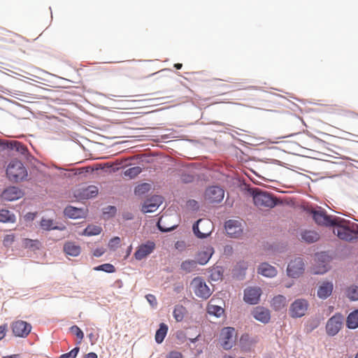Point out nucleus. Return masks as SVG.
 I'll return each instance as SVG.
<instances>
[{"instance_id":"obj_44","label":"nucleus","mask_w":358,"mask_h":358,"mask_svg":"<svg viewBox=\"0 0 358 358\" xmlns=\"http://www.w3.org/2000/svg\"><path fill=\"white\" fill-rule=\"evenodd\" d=\"M70 330H71V333L75 334L76 336V337L78 339H80V341H79V343H80V341L84 338V334H83V331L76 325L71 327Z\"/></svg>"},{"instance_id":"obj_9","label":"nucleus","mask_w":358,"mask_h":358,"mask_svg":"<svg viewBox=\"0 0 358 358\" xmlns=\"http://www.w3.org/2000/svg\"><path fill=\"white\" fill-rule=\"evenodd\" d=\"M315 260L317 262V265H315L313 268L314 274H323L328 271L329 256L326 252L317 253Z\"/></svg>"},{"instance_id":"obj_12","label":"nucleus","mask_w":358,"mask_h":358,"mask_svg":"<svg viewBox=\"0 0 358 358\" xmlns=\"http://www.w3.org/2000/svg\"><path fill=\"white\" fill-rule=\"evenodd\" d=\"M155 249V242L148 241L145 243H143L137 248L134 256L136 259L140 261L150 255Z\"/></svg>"},{"instance_id":"obj_14","label":"nucleus","mask_w":358,"mask_h":358,"mask_svg":"<svg viewBox=\"0 0 358 358\" xmlns=\"http://www.w3.org/2000/svg\"><path fill=\"white\" fill-rule=\"evenodd\" d=\"M308 302L304 299H297L292 303L290 307V315L292 317L303 316L308 309Z\"/></svg>"},{"instance_id":"obj_52","label":"nucleus","mask_w":358,"mask_h":358,"mask_svg":"<svg viewBox=\"0 0 358 358\" xmlns=\"http://www.w3.org/2000/svg\"><path fill=\"white\" fill-rule=\"evenodd\" d=\"M352 124L358 126V115H355L353 117V120L352 121Z\"/></svg>"},{"instance_id":"obj_41","label":"nucleus","mask_w":358,"mask_h":358,"mask_svg":"<svg viewBox=\"0 0 358 358\" xmlns=\"http://www.w3.org/2000/svg\"><path fill=\"white\" fill-rule=\"evenodd\" d=\"M41 227L44 230H51L57 229L56 227H53V222L50 219H42L41 221Z\"/></svg>"},{"instance_id":"obj_23","label":"nucleus","mask_w":358,"mask_h":358,"mask_svg":"<svg viewBox=\"0 0 358 358\" xmlns=\"http://www.w3.org/2000/svg\"><path fill=\"white\" fill-rule=\"evenodd\" d=\"M253 317L263 323H267L270 320V313L268 310L262 307H257L252 312Z\"/></svg>"},{"instance_id":"obj_15","label":"nucleus","mask_w":358,"mask_h":358,"mask_svg":"<svg viewBox=\"0 0 358 358\" xmlns=\"http://www.w3.org/2000/svg\"><path fill=\"white\" fill-rule=\"evenodd\" d=\"M262 294V289L257 287H250L244 291V301L250 304H257Z\"/></svg>"},{"instance_id":"obj_24","label":"nucleus","mask_w":358,"mask_h":358,"mask_svg":"<svg viewBox=\"0 0 358 358\" xmlns=\"http://www.w3.org/2000/svg\"><path fill=\"white\" fill-rule=\"evenodd\" d=\"M258 273L265 277L272 278L277 274L275 268L268 263H262L258 268Z\"/></svg>"},{"instance_id":"obj_34","label":"nucleus","mask_w":358,"mask_h":358,"mask_svg":"<svg viewBox=\"0 0 358 358\" xmlns=\"http://www.w3.org/2000/svg\"><path fill=\"white\" fill-rule=\"evenodd\" d=\"M141 171L142 169L140 166L131 167L124 171V176L129 179H132L141 173Z\"/></svg>"},{"instance_id":"obj_21","label":"nucleus","mask_w":358,"mask_h":358,"mask_svg":"<svg viewBox=\"0 0 358 358\" xmlns=\"http://www.w3.org/2000/svg\"><path fill=\"white\" fill-rule=\"evenodd\" d=\"M334 285L332 282H324L317 289V296L325 299L329 297L333 291Z\"/></svg>"},{"instance_id":"obj_30","label":"nucleus","mask_w":358,"mask_h":358,"mask_svg":"<svg viewBox=\"0 0 358 358\" xmlns=\"http://www.w3.org/2000/svg\"><path fill=\"white\" fill-rule=\"evenodd\" d=\"M287 306L286 298L282 295H278L272 300V306L275 310H280Z\"/></svg>"},{"instance_id":"obj_20","label":"nucleus","mask_w":358,"mask_h":358,"mask_svg":"<svg viewBox=\"0 0 358 358\" xmlns=\"http://www.w3.org/2000/svg\"><path fill=\"white\" fill-rule=\"evenodd\" d=\"M214 252V250L211 246H207L201 250L196 257L197 262L199 264H206L211 257Z\"/></svg>"},{"instance_id":"obj_36","label":"nucleus","mask_w":358,"mask_h":358,"mask_svg":"<svg viewBox=\"0 0 358 358\" xmlns=\"http://www.w3.org/2000/svg\"><path fill=\"white\" fill-rule=\"evenodd\" d=\"M198 262L194 260H186L181 264V268L186 272L194 271L197 266Z\"/></svg>"},{"instance_id":"obj_3","label":"nucleus","mask_w":358,"mask_h":358,"mask_svg":"<svg viewBox=\"0 0 358 358\" xmlns=\"http://www.w3.org/2000/svg\"><path fill=\"white\" fill-rule=\"evenodd\" d=\"M252 194L255 205L259 208H271L275 206L273 198L266 192L255 188L252 189Z\"/></svg>"},{"instance_id":"obj_42","label":"nucleus","mask_w":358,"mask_h":358,"mask_svg":"<svg viewBox=\"0 0 358 358\" xmlns=\"http://www.w3.org/2000/svg\"><path fill=\"white\" fill-rule=\"evenodd\" d=\"M15 240V236L14 234H6L4 237H3V245L6 247V248H9L10 247L13 243H14Z\"/></svg>"},{"instance_id":"obj_18","label":"nucleus","mask_w":358,"mask_h":358,"mask_svg":"<svg viewBox=\"0 0 358 358\" xmlns=\"http://www.w3.org/2000/svg\"><path fill=\"white\" fill-rule=\"evenodd\" d=\"M98 188L94 185L79 188L76 192V196L82 199H88L96 196L98 194Z\"/></svg>"},{"instance_id":"obj_4","label":"nucleus","mask_w":358,"mask_h":358,"mask_svg":"<svg viewBox=\"0 0 358 358\" xmlns=\"http://www.w3.org/2000/svg\"><path fill=\"white\" fill-rule=\"evenodd\" d=\"M190 287L196 296L203 299H208L212 294L204 280L200 277H196L192 280Z\"/></svg>"},{"instance_id":"obj_32","label":"nucleus","mask_w":358,"mask_h":358,"mask_svg":"<svg viewBox=\"0 0 358 358\" xmlns=\"http://www.w3.org/2000/svg\"><path fill=\"white\" fill-rule=\"evenodd\" d=\"M345 294L347 297L351 301L358 300V286L351 285L348 287L345 290Z\"/></svg>"},{"instance_id":"obj_11","label":"nucleus","mask_w":358,"mask_h":358,"mask_svg":"<svg viewBox=\"0 0 358 358\" xmlns=\"http://www.w3.org/2000/svg\"><path fill=\"white\" fill-rule=\"evenodd\" d=\"M11 327L14 335L22 338L27 337L31 330V324L22 320L13 322Z\"/></svg>"},{"instance_id":"obj_40","label":"nucleus","mask_w":358,"mask_h":358,"mask_svg":"<svg viewBox=\"0 0 358 358\" xmlns=\"http://www.w3.org/2000/svg\"><path fill=\"white\" fill-rule=\"evenodd\" d=\"M23 244L25 248H36L38 249L41 246V243L38 240H31L29 238H25Z\"/></svg>"},{"instance_id":"obj_47","label":"nucleus","mask_w":358,"mask_h":358,"mask_svg":"<svg viewBox=\"0 0 358 358\" xmlns=\"http://www.w3.org/2000/svg\"><path fill=\"white\" fill-rule=\"evenodd\" d=\"M145 297H146V299L148 300V303L152 307H155L157 306V301L156 297L153 294H147L145 296Z\"/></svg>"},{"instance_id":"obj_59","label":"nucleus","mask_w":358,"mask_h":358,"mask_svg":"<svg viewBox=\"0 0 358 358\" xmlns=\"http://www.w3.org/2000/svg\"><path fill=\"white\" fill-rule=\"evenodd\" d=\"M60 358V357H59Z\"/></svg>"},{"instance_id":"obj_31","label":"nucleus","mask_w":358,"mask_h":358,"mask_svg":"<svg viewBox=\"0 0 358 358\" xmlns=\"http://www.w3.org/2000/svg\"><path fill=\"white\" fill-rule=\"evenodd\" d=\"M186 308L182 305H176L174 308L173 315L177 322H181L186 314Z\"/></svg>"},{"instance_id":"obj_1","label":"nucleus","mask_w":358,"mask_h":358,"mask_svg":"<svg viewBox=\"0 0 358 358\" xmlns=\"http://www.w3.org/2000/svg\"><path fill=\"white\" fill-rule=\"evenodd\" d=\"M337 223L333 225L334 229L333 232L340 239L350 241L357 238V229L358 226L354 223L350 224V221H347L341 217H338Z\"/></svg>"},{"instance_id":"obj_33","label":"nucleus","mask_w":358,"mask_h":358,"mask_svg":"<svg viewBox=\"0 0 358 358\" xmlns=\"http://www.w3.org/2000/svg\"><path fill=\"white\" fill-rule=\"evenodd\" d=\"M10 147L12 150H15L22 155H26L27 152V147L19 141H13L10 142Z\"/></svg>"},{"instance_id":"obj_8","label":"nucleus","mask_w":358,"mask_h":358,"mask_svg":"<svg viewBox=\"0 0 358 358\" xmlns=\"http://www.w3.org/2000/svg\"><path fill=\"white\" fill-rule=\"evenodd\" d=\"M343 321L341 314H336L329 318L326 324L327 334L331 336L336 335L342 328Z\"/></svg>"},{"instance_id":"obj_49","label":"nucleus","mask_w":358,"mask_h":358,"mask_svg":"<svg viewBox=\"0 0 358 358\" xmlns=\"http://www.w3.org/2000/svg\"><path fill=\"white\" fill-rule=\"evenodd\" d=\"M105 252V250L103 248H97L94 250L93 255L94 257H101Z\"/></svg>"},{"instance_id":"obj_17","label":"nucleus","mask_w":358,"mask_h":358,"mask_svg":"<svg viewBox=\"0 0 358 358\" xmlns=\"http://www.w3.org/2000/svg\"><path fill=\"white\" fill-rule=\"evenodd\" d=\"M162 203V196L154 195L145 201L142 207V211L143 213L155 212Z\"/></svg>"},{"instance_id":"obj_56","label":"nucleus","mask_w":358,"mask_h":358,"mask_svg":"<svg viewBox=\"0 0 358 358\" xmlns=\"http://www.w3.org/2000/svg\"><path fill=\"white\" fill-rule=\"evenodd\" d=\"M196 340H197V338H193V339H190L192 343H194Z\"/></svg>"},{"instance_id":"obj_50","label":"nucleus","mask_w":358,"mask_h":358,"mask_svg":"<svg viewBox=\"0 0 358 358\" xmlns=\"http://www.w3.org/2000/svg\"><path fill=\"white\" fill-rule=\"evenodd\" d=\"M6 330H7L6 324L0 326V340H1L2 338H3L5 337Z\"/></svg>"},{"instance_id":"obj_43","label":"nucleus","mask_w":358,"mask_h":358,"mask_svg":"<svg viewBox=\"0 0 358 358\" xmlns=\"http://www.w3.org/2000/svg\"><path fill=\"white\" fill-rule=\"evenodd\" d=\"M120 238L115 236L110 240L108 243V248L112 250H115L120 246Z\"/></svg>"},{"instance_id":"obj_27","label":"nucleus","mask_w":358,"mask_h":358,"mask_svg":"<svg viewBox=\"0 0 358 358\" xmlns=\"http://www.w3.org/2000/svg\"><path fill=\"white\" fill-rule=\"evenodd\" d=\"M168 331V327L164 323H161L159 329L155 334V341L157 343H162L166 337Z\"/></svg>"},{"instance_id":"obj_28","label":"nucleus","mask_w":358,"mask_h":358,"mask_svg":"<svg viewBox=\"0 0 358 358\" xmlns=\"http://www.w3.org/2000/svg\"><path fill=\"white\" fill-rule=\"evenodd\" d=\"M346 324L349 329H356L358 327V310L350 313L347 318Z\"/></svg>"},{"instance_id":"obj_45","label":"nucleus","mask_w":358,"mask_h":358,"mask_svg":"<svg viewBox=\"0 0 358 358\" xmlns=\"http://www.w3.org/2000/svg\"><path fill=\"white\" fill-rule=\"evenodd\" d=\"M80 348L76 347L71 350L69 352L62 355L60 358H76L79 352Z\"/></svg>"},{"instance_id":"obj_48","label":"nucleus","mask_w":358,"mask_h":358,"mask_svg":"<svg viewBox=\"0 0 358 358\" xmlns=\"http://www.w3.org/2000/svg\"><path fill=\"white\" fill-rule=\"evenodd\" d=\"M166 358H182V355L180 352L171 351L167 355Z\"/></svg>"},{"instance_id":"obj_13","label":"nucleus","mask_w":358,"mask_h":358,"mask_svg":"<svg viewBox=\"0 0 358 358\" xmlns=\"http://www.w3.org/2000/svg\"><path fill=\"white\" fill-rule=\"evenodd\" d=\"M304 271V264L301 257H298L291 261L287 266V274L292 278H297L303 273Z\"/></svg>"},{"instance_id":"obj_51","label":"nucleus","mask_w":358,"mask_h":358,"mask_svg":"<svg viewBox=\"0 0 358 358\" xmlns=\"http://www.w3.org/2000/svg\"><path fill=\"white\" fill-rule=\"evenodd\" d=\"M83 358H97V355L94 352H90L85 355Z\"/></svg>"},{"instance_id":"obj_55","label":"nucleus","mask_w":358,"mask_h":358,"mask_svg":"<svg viewBox=\"0 0 358 358\" xmlns=\"http://www.w3.org/2000/svg\"><path fill=\"white\" fill-rule=\"evenodd\" d=\"M182 66V64H180V63H178V64H174V67L176 69H180Z\"/></svg>"},{"instance_id":"obj_7","label":"nucleus","mask_w":358,"mask_h":358,"mask_svg":"<svg viewBox=\"0 0 358 358\" xmlns=\"http://www.w3.org/2000/svg\"><path fill=\"white\" fill-rule=\"evenodd\" d=\"M235 329L233 327H224L220 333L221 345L225 350L231 349L235 343Z\"/></svg>"},{"instance_id":"obj_19","label":"nucleus","mask_w":358,"mask_h":358,"mask_svg":"<svg viewBox=\"0 0 358 358\" xmlns=\"http://www.w3.org/2000/svg\"><path fill=\"white\" fill-rule=\"evenodd\" d=\"M1 196L4 200L14 201L21 198L22 196V192L16 187H9L4 189Z\"/></svg>"},{"instance_id":"obj_53","label":"nucleus","mask_w":358,"mask_h":358,"mask_svg":"<svg viewBox=\"0 0 358 358\" xmlns=\"http://www.w3.org/2000/svg\"><path fill=\"white\" fill-rule=\"evenodd\" d=\"M188 205L191 206L192 207H196V206L197 207V203L194 200L189 201Z\"/></svg>"},{"instance_id":"obj_2","label":"nucleus","mask_w":358,"mask_h":358,"mask_svg":"<svg viewBox=\"0 0 358 358\" xmlns=\"http://www.w3.org/2000/svg\"><path fill=\"white\" fill-rule=\"evenodd\" d=\"M6 174L10 181L17 182L26 178L27 171L20 161L12 160L7 167Z\"/></svg>"},{"instance_id":"obj_5","label":"nucleus","mask_w":358,"mask_h":358,"mask_svg":"<svg viewBox=\"0 0 358 358\" xmlns=\"http://www.w3.org/2000/svg\"><path fill=\"white\" fill-rule=\"evenodd\" d=\"M213 228V223L210 220L199 219L193 225V231L196 237L204 238L212 233Z\"/></svg>"},{"instance_id":"obj_25","label":"nucleus","mask_w":358,"mask_h":358,"mask_svg":"<svg viewBox=\"0 0 358 358\" xmlns=\"http://www.w3.org/2000/svg\"><path fill=\"white\" fill-rule=\"evenodd\" d=\"M208 313L216 317H220L224 313V309L214 303V300L211 299L208 305Z\"/></svg>"},{"instance_id":"obj_58","label":"nucleus","mask_w":358,"mask_h":358,"mask_svg":"<svg viewBox=\"0 0 358 358\" xmlns=\"http://www.w3.org/2000/svg\"><path fill=\"white\" fill-rule=\"evenodd\" d=\"M355 358H358V352L356 354Z\"/></svg>"},{"instance_id":"obj_54","label":"nucleus","mask_w":358,"mask_h":358,"mask_svg":"<svg viewBox=\"0 0 358 358\" xmlns=\"http://www.w3.org/2000/svg\"><path fill=\"white\" fill-rule=\"evenodd\" d=\"M2 358H19V355H12L8 356H4Z\"/></svg>"},{"instance_id":"obj_29","label":"nucleus","mask_w":358,"mask_h":358,"mask_svg":"<svg viewBox=\"0 0 358 358\" xmlns=\"http://www.w3.org/2000/svg\"><path fill=\"white\" fill-rule=\"evenodd\" d=\"M0 222L13 223L15 222V216L8 210L2 209L0 210Z\"/></svg>"},{"instance_id":"obj_39","label":"nucleus","mask_w":358,"mask_h":358,"mask_svg":"<svg viewBox=\"0 0 358 358\" xmlns=\"http://www.w3.org/2000/svg\"><path fill=\"white\" fill-rule=\"evenodd\" d=\"M95 271H101L106 273H113L115 271V266L111 264H103L94 268Z\"/></svg>"},{"instance_id":"obj_22","label":"nucleus","mask_w":358,"mask_h":358,"mask_svg":"<svg viewBox=\"0 0 358 358\" xmlns=\"http://www.w3.org/2000/svg\"><path fill=\"white\" fill-rule=\"evenodd\" d=\"M64 252L66 255L77 257L80 254L81 248L72 241H68L64 245Z\"/></svg>"},{"instance_id":"obj_46","label":"nucleus","mask_w":358,"mask_h":358,"mask_svg":"<svg viewBox=\"0 0 358 358\" xmlns=\"http://www.w3.org/2000/svg\"><path fill=\"white\" fill-rule=\"evenodd\" d=\"M148 189H149V185L147 183H143V184H141L136 187L135 193L136 194H143L145 192L148 191Z\"/></svg>"},{"instance_id":"obj_10","label":"nucleus","mask_w":358,"mask_h":358,"mask_svg":"<svg viewBox=\"0 0 358 358\" xmlns=\"http://www.w3.org/2000/svg\"><path fill=\"white\" fill-rule=\"evenodd\" d=\"M224 196V189L218 186L210 187L205 192V199L210 203L221 202Z\"/></svg>"},{"instance_id":"obj_6","label":"nucleus","mask_w":358,"mask_h":358,"mask_svg":"<svg viewBox=\"0 0 358 358\" xmlns=\"http://www.w3.org/2000/svg\"><path fill=\"white\" fill-rule=\"evenodd\" d=\"M315 222L320 225L333 226L336 224L338 217L328 215L324 210H312L310 211Z\"/></svg>"},{"instance_id":"obj_37","label":"nucleus","mask_w":358,"mask_h":358,"mask_svg":"<svg viewBox=\"0 0 358 358\" xmlns=\"http://www.w3.org/2000/svg\"><path fill=\"white\" fill-rule=\"evenodd\" d=\"M167 220H168V216H166V215H162V217L159 218V220L157 222V226L160 231H169L176 228V224H174L173 226H170V227L164 226V224L166 223Z\"/></svg>"},{"instance_id":"obj_57","label":"nucleus","mask_w":358,"mask_h":358,"mask_svg":"<svg viewBox=\"0 0 358 358\" xmlns=\"http://www.w3.org/2000/svg\"><path fill=\"white\" fill-rule=\"evenodd\" d=\"M131 246L129 247V250H128V252H131Z\"/></svg>"},{"instance_id":"obj_26","label":"nucleus","mask_w":358,"mask_h":358,"mask_svg":"<svg viewBox=\"0 0 358 358\" xmlns=\"http://www.w3.org/2000/svg\"><path fill=\"white\" fill-rule=\"evenodd\" d=\"M319 238V234L314 231H305L301 233L302 240L308 243L316 242Z\"/></svg>"},{"instance_id":"obj_35","label":"nucleus","mask_w":358,"mask_h":358,"mask_svg":"<svg viewBox=\"0 0 358 358\" xmlns=\"http://www.w3.org/2000/svg\"><path fill=\"white\" fill-rule=\"evenodd\" d=\"M64 213L67 217L76 219L80 217L81 210L75 207L68 206L64 209Z\"/></svg>"},{"instance_id":"obj_38","label":"nucleus","mask_w":358,"mask_h":358,"mask_svg":"<svg viewBox=\"0 0 358 358\" xmlns=\"http://www.w3.org/2000/svg\"><path fill=\"white\" fill-rule=\"evenodd\" d=\"M102 231V229L99 226L89 225L84 230L83 234L85 236H95L99 235Z\"/></svg>"},{"instance_id":"obj_16","label":"nucleus","mask_w":358,"mask_h":358,"mask_svg":"<svg viewBox=\"0 0 358 358\" xmlns=\"http://www.w3.org/2000/svg\"><path fill=\"white\" fill-rule=\"evenodd\" d=\"M227 234L231 238H238L243 234V227L240 222L229 220L225 223Z\"/></svg>"}]
</instances>
